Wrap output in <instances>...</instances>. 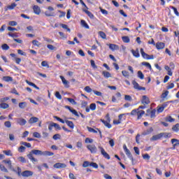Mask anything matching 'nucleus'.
<instances>
[{"instance_id": "52", "label": "nucleus", "mask_w": 179, "mask_h": 179, "mask_svg": "<svg viewBox=\"0 0 179 179\" xmlns=\"http://www.w3.org/2000/svg\"><path fill=\"white\" fill-rule=\"evenodd\" d=\"M52 127H54V128H56V129L61 130V127L57 123L52 122Z\"/></svg>"}, {"instance_id": "43", "label": "nucleus", "mask_w": 179, "mask_h": 179, "mask_svg": "<svg viewBox=\"0 0 179 179\" xmlns=\"http://www.w3.org/2000/svg\"><path fill=\"white\" fill-rule=\"evenodd\" d=\"M172 131L174 132H178L179 131V124H176L172 127Z\"/></svg>"}, {"instance_id": "34", "label": "nucleus", "mask_w": 179, "mask_h": 179, "mask_svg": "<svg viewBox=\"0 0 179 179\" xmlns=\"http://www.w3.org/2000/svg\"><path fill=\"white\" fill-rule=\"evenodd\" d=\"M3 153H4L6 156H13V154L12 153V151L10 150H3Z\"/></svg>"}, {"instance_id": "18", "label": "nucleus", "mask_w": 179, "mask_h": 179, "mask_svg": "<svg viewBox=\"0 0 179 179\" xmlns=\"http://www.w3.org/2000/svg\"><path fill=\"white\" fill-rule=\"evenodd\" d=\"M33 10L35 15H39L41 13V10H40V7H38V6H34Z\"/></svg>"}, {"instance_id": "15", "label": "nucleus", "mask_w": 179, "mask_h": 179, "mask_svg": "<svg viewBox=\"0 0 179 179\" xmlns=\"http://www.w3.org/2000/svg\"><path fill=\"white\" fill-rule=\"evenodd\" d=\"M108 45L109 46L110 50H111L112 51H115V50H120V47L117 45L115 44H108Z\"/></svg>"}, {"instance_id": "46", "label": "nucleus", "mask_w": 179, "mask_h": 179, "mask_svg": "<svg viewBox=\"0 0 179 179\" xmlns=\"http://www.w3.org/2000/svg\"><path fill=\"white\" fill-rule=\"evenodd\" d=\"M122 75L124 77V78H129V72L124 70L122 71Z\"/></svg>"}, {"instance_id": "33", "label": "nucleus", "mask_w": 179, "mask_h": 179, "mask_svg": "<svg viewBox=\"0 0 179 179\" xmlns=\"http://www.w3.org/2000/svg\"><path fill=\"white\" fill-rule=\"evenodd\" d=\"M43 156H54V152L50 151H43Z\"/></svg>"}, {"instance_id": "28", "label": "nucleus", "mask_w": 179, "mask_h": 179, "mask_svg": "<svg viewBox=\"0 0 179 179\" xmlns=\"http://www.w3.org/2000/svg\"><path fill=\"white\" fill-rule=\"evenodd\" d=\"M27 85H29V86H32V87H34L37 90H40V87H37V85H36V84H34L29 80H27Z\"/></svg>"}, {"instance_id": "24", "label": "nucleus", "mask_w": 179, "mask_h": 179, "mask_svg": "<svg viewBox=\"0 0 179 179\" xmlns=\"http://www.w3.org/2000/svg\"><path fill=\"white\" fill-rule=\"evenodd\" d=\"M65 123L66 124V125H68V127H69V128H71V129H73V128H75V124H73V122L66 120Z\"/></svg>"}, {"instance_id": "26", "label": "nucleus", "mask_w": 179, "mask_h": 179, "mask_svg": "<svg viewBox=\"0 0 179 179\" xmlns=\"http://www.w3.org/2000/svg\"><path fill=\"white\" fill-rule=\"evenodd\" d=\"M83 12H85L87 16H89V17H90V19H93V17H94V15H93V13H92V12L86 10V9H83Z\"/></svg>"}, {"instance_id": "50", "label": "nucleus", "mask_w": 179, "mask_h": 179, "mask_svg": "<svg viewBox=\"0 0 179 179\" xmlns=\"http://www.w3.org/2000/svg\"><path fill=\"white\" fill-rule=\"evenodd\" d=\"M68 101H69V103H71V104H73L74 106H76L77 103L76 101H75V99H72V98H67Z\"/></svg>"}, {"instance_id": "35", "label": "nucleus", "mask_w": 179, "mask_h": 179, "mask_svg": "<svg viewBox=\"0 0 179 179\" xmlns=\"http://www.w3.org/2000/svg\"><path fill=\"white\" fill-rule=\"evenodd\" d=\"M60 26H61V27H62V29H64L65 30L69 31V33H71V29H69V27H68V25H66L65 24H60Z\"/></svg>"}, {"instance_id": "36", "label": "nucleus", "mask_w": 179, "mask_h": 179, "mask_svg": "<svg viewBox=\"0 0 179 179\" xmlns=\"http://www.w3.org/2000/svg\"><path fill=\"white\" fill-rule=\"evenodd\" d=\"M149 115L150 118L156 117V109H153L152 110H151Z\"/></svg>"}, {"instance_id": "41", "label": "nucleus", "mask_w": 179, "mask_h": 179, "mask_svg": "<svg viewBox=\"0 0 179 179\" xmlns=\"http://www.w3.org/2000/svg\"><path fill=\"white\" fill-rule=\"evenodd\" d=\"M165 120L167 121V122H174L176 121V120L171 117V116L166 117Z\"/></svg>"}, {"instance_id": "42", "label": "nucleus", "mask_w": 179, "mask_h": 179, "mask_svg": "<svg viewBox=\"0 0 179 179\" xmlns=\"http://www.w3.org/2000/svg\"><path fill=\"white\" fill-rule=\"evenodd\" d=\"M17 6V4L16 3H13L11 5L8 6V9H10V10H13V9H15Z\"/></svg>"}, {"instance_id": "54", "label": "nucleus", "mask_w": 179, "mask_h": 179, "mask_svg": "<svg viewBox=\"0 0 179 179\" xmlns=\"http://www.w3.org/2000/svg\"><path fill=\"white\" fill-rule=\"evenodd\" d=\"M20 145H23L24 146H26L27 148H31V144H30V143L21 142Z\"/></svg>"}, {"instance_id": "2", "label": "nucleus", "mask_w": 179, "mask_h": 179, "mask_svg": "<svg viewBox=\"0 0 179 179\" xmlns=\"http://www.w3.org/2000/svg\"><path fill=\"white\" fill-rule=\"evenodd\" d=\"M140 52H141L143 58H144V59H155V56L149 55L147 53H145V51L143 50V48H141Z\"/></svg>"}, {"instance_id": "64", "label": "nucleus", "mask_w": 179, "mask_h": 179, "mask_svg": "<svg viewBox=\"0 0 179 179\" xmlns=\"http://www.w3.org/2000/svg\"><path fill=\"white\" fill-rule=\"evenodd\" d=\"M85 143H93V139L90 138H85Z\"/></svg>"}, {"instance_id": "13", "label": "nucleus", "mask_w": 179, "mask_h": 179, "mask_svg": "<svg viewBox=\"0 0 179 179\" xmlns=\"http://www.w3.org/2000/svg\"><path fill=\"white\" fill-rule=\"evenodd\" d=\"M10 57H12V58H14V61H15L16 64H17L19 65V64H20V62H22V59L19 58V57H16V55L14 53H11Z\"/></svg>"}, {"instance_id": "61", "label": "nucleus", "mask_w": 179, "mask_h": 179, "mask_svg": "<svg viewBox=\"0 0 179 179\" xmlns=\"http://www.w3.org/2000/svg\"><path fill=\"white\" fill-rule=\"evenodd\" d=\"M89 166H90V162L88 161H85L83 164V167L84 168L89 167Z\"/></svg>"}, {"instance_id": "63", "label": "nucleus", "mask_w": 179, "mask_h": 179, "mask_svg": "<svg viewBox=\"0 0 179 179\" xmlns=\"http://www.w3.org/2000/svg\"><path fill=\"white\" fill-rule=\"evenodd\" d=\"M90 108L92 111H94V110H96V103H91L90 105Z\"/></svg>"}, {"instance_id": "3", "label": "nucleus", "mask_w": 179, "mask_h": 179, "mask_svg": "<svg viewBox=\"0 0 179 179\" xmlns=\"http://www.w3.org/2000/svg\"><path fill=\"white\" fill-rule=\"evenodd\" d=\"M131 83L134 86V89H135L136 90H146V87L139 85V83H138L135 80H133L131 81Z\"/></svg>"}, {"instance_id": "59", "label": "nucleus", "mask_w": 179, "mask_h": 179, "mask_svg": "<svg viewBox=\"0 0 179 179\" xmlns=\"http://www.w3.org/2000/svg\"><path fill=\"white\" fill-rule=\"evenodd\" d=\"M124 100H126V101H132V96L129 95H125Z\"/></svg>"}, {"instance_id": "62", "label": "nucleus", "mask_w": 179, "mask_h": 179, "mask_svg": "<svg viewBox=\"0 0 179 179\" xmlns=\"http://www.w3.org/2000/svg\"><path fill=\"white\" fill-rule=\"evenodd\" d=\"M52 139H54L55 141H57V139H61V135L59 134H55L53 136H52Z\"/></svg>"}, {"instance_id": "9", "label": "nucleus", "mask_w": 179, "mask_h": 179, "mask_svg": "<svg viewBox=\"0 0 179 179\" xmlns=\"http://www.w3.org/2000/svg\"><path fill=\"white\" fill-rule=\"evenodd\" d=\"M162 138H163V135L162 134V133H160L159 134L152 136V137L150 138V141H159V139H162Z\"/></svg>"}, {"instance_id": "16", "label": "nucleus", "mask_w": 179, "mask_h": 179, "mask_svg": "<svg viewBox=\"0 0 179 179\" xmlns=\"http://www.w3.org/2000/svg\"><path fill=\"white\" fill-rule=\"evenodd\" d=\"M131 52L136 58H139V57H141L138 49H136V50H131Z\"/></svg>"}, {"instance_id": "4", "label": "nucleus", "mask_w": 179, "mask_h": 179, "mask_svg": "<svg viewBox=\"0 0 179 179\" xmlns=\"http://www.w3.org/2000/svg\"><path fill=\"white\" fill-rule=\"evenodd\" d=\"M98 148L99 149V150H101V153L103 156V157H105V159H107L108 160H110V155H108V153L106 152L104 148H103V147L101 146H99Z\"/></svg>"}, {"instance_id": "30", "label": "nucleus", "mask_w": 179, "mask_h": 179, "mask_svg": "<svg viewBox=\"0 0 179 179\" xmlns=\"http://www.w3.org/2000/svg\"><path fill=\"white\" fill-rule=\"evenodd\" d=\"M0 108H3V110H6V108H9V104L6 103H0Z\"/></svg>"}, {"instance_id": "49", "label": "nucleus", "mask_w": 179, "mask_h": 179, "mask_svg": "<svg viewBox=\"0 0 179 179\" xmlns=\"http://www.w3.org/2000/svg\"><path fill=\"white\" fill-rule=\"evenodd\" d=\"M85 92H86L87 93H92V92H93V90H92V88H90L89 86H86L84 88Z\"/></svg>"}, {"instance_id": "57", "label": "nucleus", "mask_w": 179, "mask_h": 179, "mask_svg": "<svg viewBox=\"0 0 179 179\" xmlns=\"http://www.w3.org/2000/svg\"><path fill=\"white\" fill-rule=\"evenodd\" d=\"M41 65L43 66H45V68H50V65L48 64V62H47V61H43L41 62Z\"/></svg>"}, {"instance_id": "38", "label": "nucleus", "mask_w": 179, "mask_h": 179, "mask_svg": "<svg viewBox=\"0 0 179 179\" xmlns=\"http://www.w3.org/2000/svg\"><path fill=\"white\" fill-rule=\"evenodd\" d=\"M122 40L123 41V43H129V41H131V40L129 39V36H122Z\"/></svg>"}, {"instance_id": "39", "label": "nucleus", "mask_w": 179, "mask_h": 179, "mask_svg": "<svg viewBox=\"0 0 179 179\" xmlns=\"http://www.w3.org/2000/svg\"><path fill=\"white\" fill-rule=\"evenodd\" d=\"M161 135H162V138H165L166 139H167V138H171L170 133H161Z\"/></svg>"}, {"instance_id": "5", "label": "nucleus", "mask_w": 179, "mask_h": 179, "mask_svg": "<svg viewBox=\"0 0 179 179\" xmlns=\"http://www.w3.org/2000/svg\"><path fill=\"white\" fill-rule=\"evenodd\" d=\"M16 121L17 124H18V125H20L21 127H23L25 124H27V121L22 117L17 118Z\"/></svg>"}, {"instance_id": "32", "label": "nucleus", "mask_w": 179, "mask_h": 179, "mask_svg": "<svg viewBox=\"0 0 179 179\" xmlns=\"http://www.w3.org/2000/svg\"><path fill=\"white\" fill-rule=\"evenodd\" d=\"M137 76L139 78V79L143 80L145 79V75H143V73L142 71H138L137 73Z\"/></svg>"}, {"instance_id": "56", "label": "nucleus", "mask_w": 179, "mask_h": 179, "mask_svg": "<svg viewBox=\"0 0 179 179\" xmlns=\"http://www.w3.org/2000/svg\"><path fill=\"white\" fill-rule=\"evenodd\" d=\"M171 9H173L175 15H176L177 16H179V13L178 10L176 8V7L174 6H170Z\"/></svg>"}, {"instance_id": "22", "label": "nucleus", "mask_w": 179, "mask_h": 179, "mask_svg": "<svg viewBox=\"0 0 179 179\" xmlns=\"http://www.w3.org/2000/svg\"><path fill=\"white\" fill-rule=\"evenodd\" d=\"M80 24L82 27H84L85 29H90V27H89V24H87V22H86L85 20H82L80 21Z\"/></svg>"}, {"instance_id": "37", "label": "nucleus", "mask_w": 179, "mask_h": 179, "mask_svg": "<svg viewBox=\"0 0 179 179\" xmlns=\"http://www.w3.org/2000/svg\"><path fill=\"white\" fill-rule=\"evenodd\" d=\"M145 114V110H138V113L137 115L138 120H141L142 118V116Z\"/></svg>"}, {"instance_id": "7", "label": "nucleus", "mask_w": 179, "mask_h": 179, "mask_svg": "<svg viewBox=\"0 0 179 179\" xmlns=\"http://www.w3.org/2000/svg\"><path fill=\"white\" fill-rule=\"evenodd\" d=\"M53 167L55 169H65L66 167V165L64 163L58 162L53 165Z\"/></svg>"}, {"instance_id": "19", "label": "nucleus", "mask_w": 179, "mask_h": 179, "mask_svg": "<svg viewBox=\"0 0 179 179\" xmlns=\"http://www.w3.org/2000/svg\"><path fill=\"white\" fill-rule=\"evenodd\" d=\"M153 131V127H150L147 130L144 131L143 132V135L146 136V135H150Z\"/></svg>"}, {"instance_id": "23", "label": "nucleus", "mask_w": 179, "mask_h": 179, "mask_svg": "<svg viewBox=\"0 0 179 179\" xmlns=\"http://www.w3.org/2000/svg\"><path fill=\"white\" fill-rule=\"evenodd\" d=\"M101 122H102L105 127H106L107 128H108L110 129V128H111V124H110V122H107L103 119H101Z\"/></svg>"}, {"instance_id": "31", "label": "nucleus", "mask_w": 179, "mask_h": 179, "mask_svg": "<svg viewBox=\"0 0 179 179\" xmlns=\"http://www.w3.org/2000/svg\"><path fill=\"white\" fill-rule=\"evenodd\" d=\"M19 107L22 109L26 108L27 107V102H20L18 104Z\"/></svg>"}, {"instance_id": "27", "label": "nucleus", "mask_w": 179, "mask_h": 179, "mask_svg": "<svg viewBox=\"0 0 179 179\" xmlns=\"http://www.w3.org/2000/svg\"><path fill=\"white\" fill-rule=\"evenodd\" d=\"M141 65H143V66H146V68H148L150 71H152V65H150L148 62H143L141 63Z\"/></svg>"}, {"instance_id": "55", "label": "nucleus", "mask_w": 179, "mask_h": 179, "mask_svg": "<svg viewBox=\"0 0 179 179\" xmlns=\"http://www.w3.org/2000/svg\"><path fill=\"white\" fill-rule=\"evenodd\" d=\"M55 120H57V121H59V122H62V124H65V121L60 117L57 116H54Z\"/></svg>"}, {"instance_id": "20", "label": "nucleus", "mask_w": 179, "mask_h": 179, "mask_svg": "<svg viewBox=\"0 0 179 179\" xmlns=\"http://www.w3.org/2000/svg\"><path fill=\"white\" fill-rule=\"evenodd\" d=\"M124 152L127 155V157H129V159L131 160L132 163H134V157H132L131 151H129V150H127L126 151H124Z\"/></svg>"}, {"instance_id": "51", "label": "nucleus", "mask_w": 179, "mask_h": 179, "mask_svg": "<svg viewBox=\"0 0 179 179\" xmlns=\"http://www.w3.org/2000/svg\"><path fill=\"white\" fill-rule=\"evenodd\" d=\"M0 170L1 171H4V173H8V169L2 164H0Z\"/></svg>"}, {"instance_id": "12", "label": "nucleus", "mask_w": 179, "mask_h": 179, "mask_svg": "<svg viewBox=\"0 0 179 179\" xmlns=\"http://www.w3.org/2000/svg\"><path fill=\"white\" fill-rule=\"evenodd\" d=\"M59 78L62 80V82L65 87H69V81L66 80L65 78L62 76H60Z\"/></svg>"}, {"instance_id": "29", "label": "nucleus", "mask_w": 179, "mask_h": 179, "mask_svg": "<svg viewBox=\"0 0 179 179\" xmlns=\"http://www.w3.org/2000/svg\"><path fill=\"white\" fill-rule=\"evenodd\" d=\"M102 75H103L104 78H111V73H110V72L106 71H102Z\"/></svg>"}, {"instance_id": "10", "label": "nucleus", "mask_w": 179, "mask_h": 179, "mask_svg": "<svg viewBox=\"0 0 179 179\" xmlns=\"http://www.w3.org/2000/svg\"><path fill=\"white\" fill-rule=\"evenodd\" d=\"M34 173L31 171H24L22 173V177H31Z\"/></svg>"}, {"instance_id": "47", "label": "nucleus", "mask_w": 179, "mask_h": 179, "mask_svg": "<svg viewBox=\"0 0 179 179\" xmlns=\"http://www.w3.org/2000/svg\"><path fill=\"white\" fill-rule=\"evenodd\" d=\"M56 99H58V100H62V96L59 93V92H56L55 94Z\"/></svg>"}, {"instance_id": "40", "label": "nucleus", "mask_w": 179, "mask_h": 179, "mask_svg": "<svg viewBox=\"0 0 179 179\" xmlns=\"http://www.w3.org/2000/svg\"><path fill=\"white\" fill-rule=\"evenodd\" d=\"M99 34L100 36V37L101 38H103V40H106V38H107V36L106 35V33H104L103 31H99Z\"/></svg>"}, {"instance_id": "45", "label": "nucleus", "mask_w": 179, "mask_h": 179, "mask_svg": "<svg viewBox=\"0 0 179 179\" xmlns=\"http://www.w3.org/2000/svg\"><path fill=\"white\" fill-rule=\"evenodd\" d=\"M32 44H33V45H36V47H40V45H41V43H40L37 40L32 41Z\"/></svg>"}, {"instance_id": "8", "label": "nucleus", "mask_w": 179, "mask_h": 179, "mask_svg": "<svg viewBox=\"0 0 179 179\" xmlns=\"http://www.w3.org/2000/svg\"><path fill=\"white\" fill-rule=\"evenodd\" d=\"M87 129L89 132H92V134H97V132H99L101 138H102L101 131H100V129H94L92 127H87Z\"/></svg>"}, {"instance_id": "53", "label": "nucleus", "mask_w": 179, "mask_h": 179, "mask_svg": "<svg viewBox=\"0 0 179 179\" xmlns=\"http://www.w3.org/2000/svg\"><path fill=\"white\" fill-rule=\"evenodd\" d=\"M44 41H47V43H49L50 44H52L54 43V41L51 38L43 37Z\"/></svg>"}, {"instance_id": "48", "label": "nucleus", "mask_w": 179, "mask_h": 179, "mask_svg": "<svg viewBox=\"0 0 179 179\" xmlns=\"http://www.w3.org/2000/svg\"><path fill=\"white\" fill-rule=\"evenodd\" d=\"M4 127H6V128H10V127H12V123L10 121H6L4 122Z\"/></svg>"}, {"instance_id": "14", "label": "nucleus", "mask_w": 179, "mask_h": 179, "mask_svg": "<svg viewBox=\"0 0 179 179\" xmlns=\"http://www.w3.org/2000/svg\"><path fill=\"white\" fill-rule=\"evenodd\" d=\"M166 45L163 42H159L156 43V48L157 50H163Z\"/></svg>"}, {"instance_id": "44", "label": "nucleus", "mask_w": 179, "mask_h": 179, "mask_svg": "<svg viewBox=\"0 0 179 179\" xmlns=\"http://www.w3.org/2000/svg\"><path fill=\"white\" fill-rule=\"evenodd\" d=\"M138 113H139V109L137 108V109L132 110L130 114L131 115H138Z\"/></svg>"}, {"instance_id": "21", "label": "nucleus", "mask_w": 179, "mask_h": 179, "mask_svg": "<svg viewBox=\"0 0 179 179\" xmlns=\"http://www.w3.org/2000/svg\"><path fill=\"white\" fill-rule=\"evenodd\" d=\"M171 142L172 145H173V148H176V147L178 146V145H179V140L177 138L171 139Z\"/></svg>"}, {"instance_id": "58", "label": "nucleus", "mask_w": 179, "mask_h": 179, "mask_svg": "<svg viewBox=\"0 0 179 179\" xmlns=\"http://www.w3.org/2000/svg\"><path fill=\"white\" fill-rule=\"evenodd\" d=\"M33 136H34V138H41V134H40V133H38V132H34Z\"/></svg>"}, {"instance_id": "17", "label": "nucleus", "mask_w": 179, "mask_h": 179, "mask_svg": "<svg viewBox=\"0 0 179 179\" xmlns=\"http://www.w3.org/2000/svg\"><path fill=\"white\" fill-rule=\"evenodd\" d=\"M28 122L29 124H36V122H38V117H32L29 120Z\"/></svg>"}, {"instance_id": "60", "label": "nucleus", "mask_w": 179, "mask_h": 179, "mask_svg": "<svg viewBox=\"0 0 179 179\" xmlns=\"http://www.w3.org/2000/svg\"><path fill=\"white\" fill-rule=\"evenodd\" d=\"M1 48L2 50H9V45H8L6 43H4L1 45Z\"/></svg>"}, {"instance_id": "1", "label": "nucleus", "mask_w": 179, "mask_h": 179, "mask_svg": "<svg viewBox=\"0 0 179 179\" xmlns=\"http://www.w3.org/2000/svg\"><path fill=\"white\" fill-rule=\"evenodd\" d=\"M33 155L36 156H43V151L40 150H32L28 155L27 157L32 162V163H36L37 162V159L33 157Z\"/></svg>"}, {"instance_id": "25", "label": "nucleus", "mask_w": 179, "mask_h": 179, "mask_svg": "<svg viewBox=\"0 0 179 179\" xmlns=\"http://www.w3.org/2000/svg\"><path fill=\"white\" fill-rule=\"evenodd\" d=\"M3 80H4V82H13V78L10 76H3Z\"/></svg>"}, {"instance_id": "6", "label": "nucleus", "mask_w": 179, "mask_h": 179, "mask_svg": "<svg viewBox=\"0 0 179 179\" xmlns=\"http://www.w3.org/2000/svg\"><path fill=\"white\" fill-rule=\"evenodd\" d=\"M87 148L91 152V153H96L97 152V148H96V145H88Z\"/></svg>"}, {"instance_id": "11", "label": "nucleus", "mask_w": 179, "mask_h": 179, "mask_svg": "<svg viewBox=\"0 0 179 179\" xmlns=\"http://www.w3.org/2000/svg\"><path fill=\"white\" fill-rule=\"evenodd\" d=\"M141 103L142 104H149L150 103V100L149 99V97H148L146 95H143Z\"/></svg>"}]
</instances>
